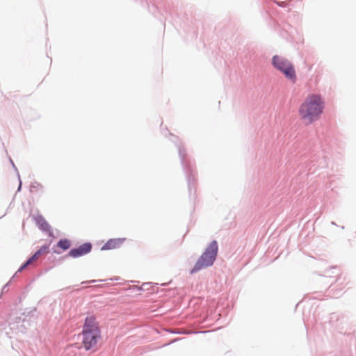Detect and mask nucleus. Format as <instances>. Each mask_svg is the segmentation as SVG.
<instances>
[{
    "label": "nucleus",
    "mask_w": 356,
    "mask_h": 356,
    "mask_svg": "<svg viewBox=\"0 0 356 356\" xmlns=\"http://www.w3.org/2000/svg\"><path fill=\"white\" fill-rule=\"evenodd\" d=\"M325 102L318 94L308 95L298 109L300 119L306 124H311L318 120L323 112Z\"/></svg>",
    "instance_id": "obj_1"
},
{
    "label": "nucleus",
    "mask_w": 356,
    "mask_h": 356,
    "mask_svg": "<svg viewBox=\"0 0 356 356\" xmlns=\"http://www.w3.org/2000/svg\"><path fill=\"white\" fill-rule=\"evenodd\" d=\"M82 343L86 350L95 347L101 337L100 330L93 316L86 317L82 330Z\"/></svg>",
    "instance_id": "obj_2"
},
{
    "label": "nucleus",
    "mask_w": 356,
    "mask_h": 356,
    "mask_svg": "<svg viewBox=\"0 0 356 356\" xmlns=\"http://www.w3.org/2000/svg\"><path fill=\"white\" fill-rule=\"evenodd\" d=\"M218 253V244L216 241H213L207 248L204 252L197 260L191 273L197 272L198 270L211 266L216 259Z\"/></svg>",
    "instance_id": "obj_3"
},
{
    "label": "nucleus",
    "mask_w": 356,
    "mask_h": 356,
    "mask_svg": "<svg viewBox=\"0 0 356 356\" xmlns=\"http://www.w3.org/2000/svg\"><path fill=\"white\" fill-rule=\"evenodd\" d=\"M273 65L282 72L287 79L293 82L296 81V75L294 67L288 60L280 56H275L273 58Z\"/></svg>",
    "instance_id": "obj_4"
},
{
    "label": "nucleus",
    "mask_w": 356,
    "mask_h": 356,
    "mask_svg": "<svg viewBox=\"0 0 356 356\" xmlns=\"http://www.w3.org/2000/svg\"><path fill=\"white\" fill-rule=\"evenodd\" d=\"M92 250V245L90 243H85L76 248L72 249L69 253L68 256L77 258L81 256H83L88 253H89Z\"/></svg>",
    "instance_id": "obj_5"
},
{
    "label": "nucleus",
    "mask_w": 356,
    "mask_h": 356,
    "mask_svg": "<svg viewBox=\"0 0 356 356\" xmlns=\"http://www.w3.org/2000/svg\"><path fill=\"white\" fill-rule=\"evenodd\" d=\"M124 238H112L108 240L102 248V250L117 249L122 246Z\"/></svg>",
    "instance_id": "obj_6"
},
{
    "label": "nucleus",
    "mask_w": 356,
    "mask_h": 356,
    "mask_svg": "<svg viewBox=\"0 0 356 356\" xmlns=\"http://www.w3.org/2000/svg\"><path fill=\"white\" fill-rule=\"evenodd\" d=\"M71 241L66 238L60 239L57 243V246L63 250H68L71 247Z\"/></svg>",
    "instance_id": "obj_7"
},
{
    "label": "nucleus",
    "mask_w": 356,
    "mask_h": 356,
    "mask_svg": "<svg viewBox=\"0 0 356 356\" xmlns=\"http://www.w3.org/2000/svg\"><path fill=\"white\" fill-rule=\"evenodd\" d=\"M40 257H39L36 253H35L31 258H29L26 262L19 269V271L22 270L27 266L32 264L33 261H37Z\"/></svg>",
    "instance_id": "obj_8"
},
{
    "label": "nucleus",
    "mask_w": 356,
    "mask_h": 356,
    "mask_svg": "<svg viewBox=\"0 0 356 356\" xmlns=\"http://www.w3.org/2000/svg\"><path fill=\"white\" fill-rule=\"evenodd\" d=\"M49 246L48 245H44L42 246L35 253L41 257L42 255L47 254L49 252Z\"/></svg>",
    "instance_id": "obj_9"
},
{
    "label": "nucleus",
    "mask_w": 356,
    "mask_h": 356,
    "mask_svg": "<svg viewBox=\"0 0 356 356\" xmlns=\"http://www.w3.org/2000/svg\"><path fill=\"white\" fill-rule=\"evenodd\" d=\"M41 227L42 228V229L47 231V230L49 229L50 226H49V225L48 224L47 222H46L45 220H42V222L41 223Z\"/></svg>",
    "instance_id": "obj_10"
}]
</instances>
